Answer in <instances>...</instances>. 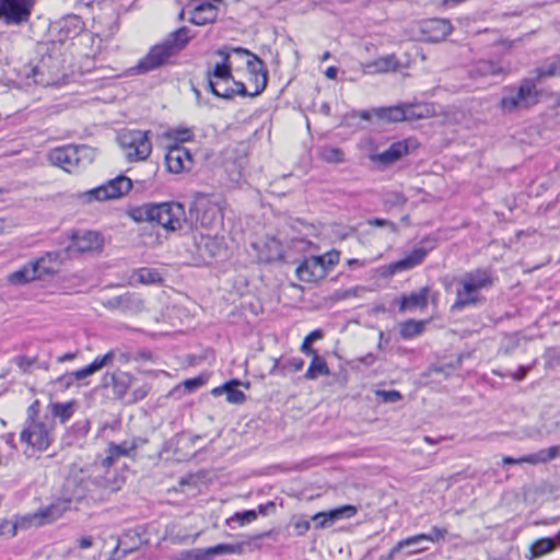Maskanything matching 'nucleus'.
<instances>
[{"label":"nucleus","instance_id":"nucleus-1","mask_svg":"<svg viewBox=\"0 0 560 560\" xmlns=\"http://www.w3.org/2000/svg\"><path fill=\"white\" fill-rule=\"evenodd\" d=\"M127 213L137 223H156L171 232L184 228L210 229L221 221L220 208L206 195L195 197L189 208V215L179 202L144 203L130 208Z\"/></svg>","mask_w":560,"mask_h":560},{"label":"nucleus","instance_id":"nucleus-2","mask_svg":"<svg viewBox=\"0 0 560 560\" xmlns=\"http://www.w3.org/2000/svg\"><path fill=\"white\" fill-rule=\"evenodd\" d=\"M195 37L191 30L182 26L171 32L161 43L150 48L149 52L139 60L133 70L137 73H147L170 62Z\"/></svg>","mask_w":560,"mask_h":560},{"label":"nucleus","instance_id":"nucleus-3","mask_svg":"<svg viewBox=\"0 0 560 560\" xmlns=\"http://www.w3.org/2000/svg\"><path fill=\"white\" fill-rule=\"evenodd\" d=\"M540 94L534 79H523L517 86L503 88L498 107L503 114L528 109L539 102Z\"/></svg>","mask_w":560,"mask_h":560},{"label":"nucleus","instance_id":"nucleus-4","mask_svg":"<svg viewBox=\"0 0 560 560\" xmlns=\"http://www.w3.org/2000/svg\"><path fill=\"white\" fill-rule=\"evenodd\" d=\"M150 133L142 130H121L118 133L117 142L129 162L143 161L151 154Z\"/></svg>","mask_w":560,"mask_h":560},{"label":"nucleus","instance_id":"nucleus-5","mask_svg":"<svg viewBox=\"0 0 560 560\" xmlns=\"http://www.w3.org/2000/svg\"><path fill=\"white\" fill-rule=\"evenodd\" d=\"M68 499H57L50 505L34 513L23 515L16 520L13 528V535H15L18 528L28 529L31 527H40L51 524L59 520L68 511Z\"/></svg>","mask_w":560,"mask_h":560},{"label":"nucleus","instance_id":"nucleus-6","mask_svg":"<svg viewBox=\"0 0 560 560\" xmlns=\"http://www.w3.org/2000/svg\"><path fill=\"white\" fill-rule=\"evenodd\" d=\"M131 188L132 180L125 175H119L100 187L93 188L85 192H79L77 198L83 203L91 202L93 200L105 201L119 198L128 194Z\"/></svg>","mask_w":560,"mask_h":560},{"label":"nucleus","instance_id":"nucleus-7","mask_svg":"<svg viewBox=\"0 0 560 560\" xmlns=\"http://www.w3.org/2000/svg\"><path fill=\"white\" fill-rule=\"evenodd\" d=\"M125 479L117 474H114L113 477L104 476V477H95L94 479H84L82 478L78 485L72 489V498L74 497L78 501L90 495L94 499L93 488H102L105 494H110L118 491Z\"/></svg>","mask_w":560,"mask_h":560},{"label":"nucleus","instance_id":"nucleus-8","mask_svg":"<svg viewBox=\"0 0 560 560\" xmlns=\"http://www.w3.org/2000/svg\"><path fill=\"white\" fill-rule=\"evenodd\" d=\"M36 0H0V19L7 25H21L30 21Z\"/></svg>","mask_w":560,"mask_h":560},{"label":"nucleus","instance_id":"nucleus-9","mask_svg":"<svg viewBox=\"0 0 560 560\" xmlns=\"http://www.w3.org/2000/svg\"><path fill=\"white\" fill-rule=\"evenodd\" d=\"M217 55L222 58V61L215 63L212 69L207 71L208 89L213 95L220 94L217 91L219 84L230 83L234 80L228 49L220 48L217 50Z\"/></svg>","mask_w":560,"mask_h":560},{"label":"nucleus","instance_id":"nucleus-10","mask_svg":"<svg viewBox=\"0 0 560 560\" xmlns=\"http://www.w3.org/2000/svg\"><path fill=\"white\" fill-rule=\"evenodd\" d=\"M457 283L459 287L456 290V299L451 306V312H460L469 306H477L485 302V298L479 294L475 285L462 276Z\"/></svg>","mask_w":560,"mask_h":560},{"label":"nucleus","instance_id":"nucleus-11","mask_svg":"<svg viewBox=\"0 0 560 560\" xmlns=\"http://www.w3.org/2000/svg\"><path fill=\"white\" fill-rule=\"evenodd\" d=\"M21 442L26 443L34 450L44 451L49 446V432L43 422L34 419L27 420L21 432Z\"/></svg>","mask_w":560,"mask_h":560},{"label":"nucleus","instance_id":"nucleus-12","mask_svg":"<svg viewBox=\"0 0 560 560\" xmlns=\"http://www.w3.org/2000/svg\"><path fill=\"white\" fill-rule=\"evenodd\" d=\"M147 442L148 440L142 438H132L125 440L121 443L110 442L106 451L107 454L102 459V467L109 468L118 458L132 456V453Z\"/></svg>","mask_w":560,"mask_h":560},{"label":"nucleus","instance_id":"nucleus-13","mask_svg":"<svg viewBox=\"0 0 560 560\" xmlns=\"http://www.w3.org/2000/svg\"><path fill=\"white\" fill-rule=\"evenodd\" d=\"M165 165L167 171L174 174L189 172L194 166V158L187 148L175 144L170 147L165 154Z\"/></svg>","mask_w":560,"mask_h":560},{"label":"nucleus","instance_id":"nucleus-14","mask_svg":"<svg viewBox=\"0 0 560 560\" xmlns=\"http://www.w3.org/2000/svg\"><path fill=\"white\" fill-rule=\"evenodd\" d=\"M416 140L405 139L392 143L385 151L373 155V161L388 166L417 149Z\"/></svg>","mask_w":560,"mask_h":560},{"label":"nucleus","instance_id":"nucleus-15","mask_svg":"<svg viewBox=\"0 0 560 560\" xmlns=\"http://www.w3.org/2000/svg\"><path fill=\"white\" fill-rule=\"evenodd\" d=\"M104 247V236L96 231L72 232V250L80 254L101 253Z\"/></svg>","mask_w":560,"mask_h":560},{"label":"nucleus","instance_id":"nucleus-16","mask_svg":"<svg viewBox=\"0 0 560 560\" xmlns=\"http://www.w3.org/2000/svg\"><path fill=\"white\" fill-rule=\"evenodd\" d=\"M246 66L249 73V81L255 84L254 91L248 92L247 96L254 97L265 91L268 83V71L259 57L247 59Z\"/></svg>","mask_w":560,"mask_h":560},{"label":"nucleus","instance_id":"nucleus-17","mask_svg":"<svg viewBox=\"0 0 560 560\" xmlns=\"http://www.w3.org/2000/svg\"><path fill=\"white\" fill-rule=\"evenodd\" d=\"M72 47L84 58H94L101 51V38L92 32L78 33L72 37Z\"/></svg>","mask_w":560,"mask_h":560},{"label":"nucleus","instance_id":"nucleus-18","mask_svg":"<svg viewBox=\"0 0 560 560\" xmlns=\"http://www.w3.org/2000/svg\"><path fill=\"white\" fill-rule=\"evenodd\" d=\"M108 310H118L122 313H139L143 310V301L135 293L114 296L103 302Z\"/></svg>","mask_w":560,"mask_h":560},{"label":"nucleus","instance_id":"nucleus-19","mask_svg":"<svg viewBox=\"0 0 560 560\" xmlns=\"http://www.w3.org/2000/svg\"><path fill=\"white\" fill-rule=\"evenodd\" d=\"M142 545L141 534L137 529H129L118 539L112 553V560H119L136 551Z\"/></svg>","mask_w":560,"mask_h":560},{"label":"nucleus","instance_id":"nucleus-20","mask_svg":"<svg viewBox=\"0 0 560 560\" xmlns=\"http://www.w3.org/2000/svg\"><path fill=\"white\" fill-rule=\"evenodd\" d=\"M296 276L304 282H317L326 277V271L319 257L312 256L299 265Z\"/></svg>","mask_w":560,"mask_h":560},{"label":"nucleus","instance_id":"nucleus-21","mask_svg":"<svg viewBox=\"0 0 560 560\" xmlns=\"http://www.w3.org/2000/svg\"><path fill=\"white\" fill-rule=\"evenodd\" d=\"M357 514V508L354 505H343L328 512H320L314 515L313 521L315 522L316 528H326L331 526L336 521L341 518H350Z\"/></svg>","mask_w":560,"mask_h":560},{"label":"nucleus","instance_id":"nucleus-22","mask_svg":"<svg viewBox=\"0 0 560 560\" xmlns=\"http://www.w3.org/2000/svg\"><path fill=\"white\" fill-rule=\"evenodd\" d=\"M452 31L453 26L446 19H431L425 21L422 26L423 34L432 43L444 40Z\"/></svg>","mask_w":560,"mask_h":560},{"label":"nucleus","instance_id":"nucleus-23","mask_svg":"<svg viewBox=\"0 0 560 560\" xmlns=\"http://www.w3.org/2000/svg\"><path fill=\"white\" fill-rule=\"evenodd\" d=\"M219 10L210 2H198L189 11V22L195 25L203 26L213 23L218 18Z\"/></svg>","mask_w":560,"mask_h":560},{"label":"nucleus","instance_id":"nucleus-24","mask_svg":"<svg viewBox=\"0 0 560 560\" xmlns=\"http://www.w3.org/2000/svg\"><path fill=\"white\" fill-rule=\"evenodd\" d=\"M131 382V376L125 372L106 373L102 377V385L104 387H113L116 398L121 399L126 395Z\"/></svg>","mask_w":560,"mask_h":560},{"label":"nucleus","instance_id":"nucleus-25","mask_svg":"<svg viewBox=\"0 0 560 560\" xmlns=\"http://www.w3.org/2000/svg\"><path fill=\"white\" fill-rule=\"evenodd\" d=\"M400 62L394 54L380 57L373 61L363 65V71L368 74L386 73L397 71Z\"/></svg>","mask_w":560,"mask_h":560},{"label":"nucleus","instance_id":"nucleus-26","mask_svg":"<svg viewBox=\"0 0 560 560\" xmlns=\"http://www.w3.org/2000/svg\"><path fill=\"white\" fill-rule=\"evenodd\" d=\"M428 249L423 247H417L412 249L406 257L390 264L389 268L392 272H400L409 270L419 266L428 255Z\"/></svg>","mask_w":560,"mask_h":560},{"label":"nucleus","instance_id":"nucleus-27","mask_svg":"<svg viewBox=\"0 0 560 560\" xmlns=\"http://www.w3.org/2000/svg\"><path fill=\"white\" fill-rule=\"evenodd\" d=\"M429 292L430 288L423 287L419 291L401 295L399 311L404 312L412 308H425L428 305Z\"/></svg>","mask_w":560,"mask_h":560},{"label":"nucleus","instance_id":"nucleus-28","mask_svg":"<svg viewBox=\"0 0 560 560\" xmlns=\"http://www.w3.org/2000/svg\"><path fill=\"white\" fill-rule=\"evenodd\" d=\"M198 248L202 256H206L211 259L221 257L226 252L222 238L209 235L201 236L200 243L198 244Z\"/></svg>","mask_w":560,"mask_h":560},{"label":"nucleus","instance_id":"nucleus-29","mask_svg":"<svg viewBox=\"0 0 560 560\" xmlns=\"http://www.w3.org/2000/svg\"><path fill=\"white\" fill-rule=\"evenodd\" d=\"M32 262L36 273H38V279H40L45 275H52L58 271L60 256L58 253H47Z\"/></svg>","mask_w":560,"mask_h":560},{"label":"nucleus","instance_id":"nucleus-30","mask_svg":"<svg viewBox=\"0 0 560 560\" xmlns=\"http://www.w3.org/2000/svg\"><path fill=\"white\" fill-rule=\"evenodd\" d=\"M447 534V530L445 528H439L436 526L432 527L430 533L428 534H419L409 538H406L397 544V546L392 550V553L406 548L407 546L413 544V542H422V541H430L435 542L445 537Z\"/></svg>","mask_w":560,"mask_h":560},{"label":"nucleus","instance_id":"nucleus-31","mask_svg":"<svg viewBox=\"0 0 560 560\" xmlns=\"http://www.w3.org/2000/svg\"><path fill=\"white\" fill-rule=\"evenodd\" d=\"M463 276L470 281L478 291L489 289L494 283L492 271L489 268H477L465 272Z\"/></svg>","mask_w":560,"mask_h":560},{"label":"nucleus","instance_id":"nucleus-32","mask_svg":"<svg viewBox=\"0 0 560 560\" xmlns=\"http://www.w3.org/2000/svg\"><path fill=\"white\" fill-rule=\"evenodd\" d=\"M502 68L499 63L491 60H478L469 68L468 74L471 79H479L489 75H497L502 73Z\"/></svg>","mask_w":560,"mask_h":560},{"label":"nucleus","instance_id":"nucleus-33","mask_svg":"<svg viewBox=\"0 0 560 560\" xmlns=\"http://www.w3.org/2000/svg\"><path fill=\"white\" fill-rule=\"evenodd\" d=\"M560 546V533L555 537L540 538L535 540L530 547V559L542 557Z\"/></svg>","mask_w":560,"mask_h":560},{"label":"nucleus","instance_id":"nucleus-34","mask_svg":"<svg viewBox=\"0 0 560 560\" xmlns=\"http://www.w3.org/2000/svg\"><path fill=\"white\" fill-rule=\"evenodd\" d=\"M304 361L301 358H291L285 361L275 360L272 368L269 371L270 375L285 376L289 372L301 371Z\"/></svg>","mask_w":560,"mask_h":560},{"label":"nucleus","instance_id":"nucleus-35","mask_svg":"<svg viewBox=\"0 0 560 560\" xmlns=\"http://www.w3.org/2000/svg\"><path fill=\"white\" fill-rule=\"evenodd\" d=\"M217 91L220 94L215 96L224 100H233L236 95L247 96L248 94L245 84L236 80L219 84Z\"/></svg>","mask_w":560,"mask_h":560},{"label":"nucleus","instance_id":"nucleus-36","mask_svg":"<svg viewBox=\"0 0 560 560\" xmlns=\"http://www.w3.org/2000/svg\"><path fill=\"white\" fill-rule=\"evenodd\" d=\"M36 279H38V273H36L32 261L8 276V281L16 285L25 284Z\"/></svg>","mask_w":560,"mask_h":560},{"label":"nucleus","instance_id":"nucleus-37","mask_svg":"<svg viewBox=\"0 0 560 560\" xmlns=\"http://www.w3.org/2000/svg\"><path fill=\"white\" fill-rule=\"evenodd\" d=\"M312 355V362L304 375L307 380H315L319 375L327 376L330 374V370L326 363V361L318 354L314 353Z\"/></svg>","mask_w":560,"mask_h":560},{"label":"nucleus","instance_id":"nucleus-38","mask_svg":"<svg viewBox=\"0 0 560 560\" xmlns=\"http://www.w3.org/2000/svg\"><path fill=\"white\" fill-rule=\"evenodd\" d=\"M104 362H105V359H101V357H97V358H95V360L92 363L72 372V377L74 378V381L80 383V385L88 384L85 382V380L88 377L92 376L94 373H96L101 369L105 368Z\"/></svg>","mask_w":560,"mask_h":560},{"label":"nucleus","instance_id":"nucleus-39","mask_svg":"<svg viewBox=\"0 0 560 560\" xmlns=\"http://www.w3.org/2000/svg\"><path fill=\"white\" fill-rule=\"evenodd\" d=\"M374 115L382 120L389 122L402 121L406 118L404 105H397L386 108H376L373 110Z\"/></svg>","mask_w":560,"mask_h":560},{"label":"nucleus","instance_id":"nucleus-40","mask_svg":"<svg viewBox=\"0 0 560 560\" xmlns=\"http://www.w3.org/2000/svg\"><path fill=\"white\" fill-rule=\"evenodd\" d=\"M424 320L408 319L400 323L399 334L402 339H412L420 336L424 331Z\"/></svg>","mask_w":560,"mask_h":560},{"label":"nucleus","instance_id":"nucleus-41","mask_svg":"<svg viewBox=\"0 0 560 560\" xmlns=\"http://www.w3.org/2000/svg\"><path fill=\"white\" fill-rule=\"evenodd\" d=\"M560 456V445L544 448L534 454H528L527 464L537 465L548 463Z\"/></svg>","mask_w":560,"mask_h":560},{"label":"nucleus","instance_id":"nucleus-42","mask_svg":"<svg viewBox=\"0 0 560 560\" xmlns=\"http://www.w3.org/2000/svg\"><path fill=\"white\" fill-rule=\"evenodd\" d=\"M48 160L55 166L61 167L65 172H69L70 154L68 147H58L49 151Z\"/></svg>","mask_w":560,"mask_h":560},{"label":"nucleus","instance_id":"nucleus-43","mask_svg":"<svg viewBox=\"0 0 560 560\" xmlns=\"http://www.w3.org/2000/svg\"><path fill=\"white\" fill-rule=\"evenodd\" d=\"M49 32L52 37V42H57L60 44L66 43L69 39V34H70V27H69L68 20L62 19L60 21L55 22L50 26Z\"/></svg>","mask_w":560,"mask_h":560},{"label":"nucleus","instance_id":"nucleus-44","mask_svg":"<svg viewBox=\"0 0 560 560\" xmlns=\"http://www.w3.org/2000/svg\"><path fill=\"white\" fill-rule=\"evenodd\" d=\"M137 281L142 284H154L162 281L160 272L151 268H139L135 271Z\"/></svg>","mask_w":560,"mask_h":560},{"label":"nucleus","instance_id":"nucleus-45","mask_svg":"<svg viewBox=\"0 0 560 560\" xmlns=\"http://www.w3.org/2000/svg\"><path fill=\"white\" fill-rule=\"evenodd\" d=\"M241 384L238 380H231L228 382V389H226V400L230 404H236L241 405L245 402L246 395L237 388V386Z\"/></svg>","mask_w":560,"mask_h":560},{"label":"nucleus","instance_id":"nucleus-46","mask_svg":"<svg viewBox=\"0 0 560 560\" xmlns=\"http://www.w3.org/2000/svg\"><path fill=\"white\" fill-rule=\"evenodd\" d=\"M75 155V164L82 165L83 167L91 164L95 159V151L90 147H73Z\"/></svg>","mask_w":560,"mask_h":560},{"label":"nucleus","instance_id":"nucleus-47","mask_svg":"<svg viewBox=\"0 0 560 560\" xmlns=\"http://www.w3.org/2000/svg\"><path fill=\"white\" fill-rule=\"evenodd\" d=\"M242 548L238 545L231 544H219L213 547L206 548L208 560L221 555L237 553L241 552Z\"/></svg>","mask_w":560,"mask_h":560},{"label":"nucleus","instance_id":"nucleus-48","mask_svg":"<svg viewBox=\"0 0 560 560\" xmlns=\"http://www.w3.org/2000/svg\"><path fill=\"white\" fill-rule=\"evenodd\" d=\"M101 359H105L104 366H113L115 363L126 364L130 360V354L120 350H110Z\"/></svg>","mask_w":560,"mask_h":560},{"label":"nucleus","instance_id":"nucleus-49","mask_svg":"<svg viewBox=\"0 0 560 560\" xmlns=\"http://www.w3.org/2000/svg\"><path fill=\"white\" fill-rule=\"evenodd\" d=\"M11 363L15 364L19 368L20 372L31 373L34 366L37 364V358L20 354L12 358Z\"/></svg>","mask_w":560,"mask_h":560},{"label":"nucleus","instance_id":"nucleus-50","mask_svg":"<svg viewBox=\"0 0 560 560\" xmlns=\"http://www.w3.org/2000/svg\"><path fill=\"white\" fill-rule=\"evenodd\" d=\"M320 338H323V331L320 329L312 331L304 338L303 343L301 346V351L306 355L317 353L316 350L312 348V343Z\"/></svg>","mask_w":560,"mask_h":560},{"label":"nucleus","instance_id":"nucleus-51","mask_svg":"<svg viewBox=\"0 0 560 560\" xmlns=\"http://www.w3.org/2000/svg\"><path fill=\"white\" fill-rule=\"evenodd\" d=\"M322 158L329 163H340L345 160V154L341 149L326 147L322 150Z\"/></svg>","mask_w":560,"mask_h":560},{"label":"nucleus","instance_id":"nucleus-52","mask_svg":"<svg viewBox=\"0 0 560 560\" xmlns=\"http://www.w3.org/2000/svg\"><path fill=\"white\" fill-rule=\"evenodd\" d=\"M532 369H533L532 364L530 365H520L517 371H515V372H501V371L493 370V374H495L500 377L510 376L515 381H523L526 377L527 373Z\"/></svg>","mask_w":560,"mask_h":560},{"label":"nucleus","instance_id":"nucleus-53","mask_svg":"<svg viewBox=\"0 0 560 560\" xmlns=\"http://www.w3.org/2000/svg\"><path fill=\"white\" fill-rule=\"evenodd\" d=\"M558 71V59L552 60L550 63L539 67L536 69V78L534 79L536 82L540 81L544 78L557 75Z\"/></svg>","mask_w":560,"mask_h":560},{"label":"nucleus","instance_id":"nucleus-54","mask_svg":"<svg viewBox=\"0 0 560 560\" xmlns=\"http://www.w3.org/2000/svg\"><path fill=\"white\" fill-rule=\"evenodd\" d=\"M51 413L65 422L70 417V402H54L50 405Z\"/></svg>","mask_w":560,"mask_h":560},{"label":"nucleus","instance_id":"nucleus-55","mask_svg":"<svg viewBox=\"0 0 560 560\" xmlns=\"http://www.w3.org/2000/svg\"><path fill=\"white\" fill-rule=\"evenodd\" d=\"M318 257L327 275L328 271L338 264L340 254L337 250H331Z\"/></svg>","mask_w":560,"mask_h":560},{"label":"nucleus","instance_id":"nucleus-56","mask_svg":"<svg viewBox=\"0 0 560 560\" xmlns=\"http://www.w3.org/2000/svg\"><path fill=\"white\" fill-rule=\"evenodd\" d=\"M176 560H208L206 549H191L182 551Z\"/></svg>","mask_w":560,"mask_h":560},{"label":"nucleus","instance_id":"nucleus-57","mask_svg":"<svg viewBox=\"0 0 560 560\" xmlns=\"http://www.w3.org/2000/svg\"><path fill=\"white\" fill-rule=\"evenodd\" d=\"M257 518V511L255 510H247L244 512L235 513L233 517H231L230 521H237L240 525L249 524Z\"/></svg>","mask_w":560,"mask_h":560},{"label":"nucleus","instance_id":"nucleus-58","mask_svg":"<svg viewBox=\"0 0 560 560\" xmlns=\"http://www.w3.org/2000/svg\"><path fill=\"white\" fill-rule=\"evenodd\" d=\"M376 395L383 402H397L402 399V395L398 390H377Z\"/></svg>","mask_w":560,"mask_h":560},{"label":"nucleus","instance_id":"nucleus-59","mask_svg":"<svg viewBox=\"0 0 560 560\" xmlns=\"http://www.w3.org/2000/svg\"><path fill=\"white\" fill-rule=\"evenodd\" d=\"M172 136L175 141L186 142L194 138V132L188 128L174 129L172 130Z\"/></svg>","mask_w":560,"mask_h":560},{"label":"nucleus","instance_id":"nucleus-60","mask_svg":"<svg viewBox=\"0 0 560 560\" xmlns=\"http://www.w3.org/2000/svg\"><path fill=\"white\" fill-rule=\"evenodd\" d=\"M368 224L377 228H389L393 233L397 232V225L394 222L386 219L372 218L368 220Z\"/></svg>","mask_w":560,"mask_h":560},{"label":"nucleus","instance_id":"nucleus-61","mask_svg":"<svg viewBox=\"0 0 560 560\" xmlns=\"http://www.w3.org/2000/svg\"><path fill=\"white\" fill-rule=\"evenodd\" d=\"M206 383V380L202 376H197L192 378L186 380L183 385L188 392H194L197 388L201 387Z\"/></svg>","mask_w":560,"mask_h":560},{"label":"nucleus","instance_id":"nucleus-62","mask_svg":"<svg viewBox=\"0 0 560 560\" xmlns=\"http://www.w3.org/2000/svg\"><path fill=\"white\" fill-rule=\"evenodd\" d=\"M150 392V386L143 384L132 390V399L131 402H137L143 400Z\"/></svg>","mask_w":560,"mask_h":560},{"label":"nucleus","instance_id":"nucleus-63","mask_svg":"<svg viewBox=\"0 0 560 560\" xmlns=\"http://www.w3.org/2000/svg\"><path fill=\"white\" fill-rule=\"evenodd\" d=\"M404 110L406 112L405 120H415L423 117V114L418 112L417 107L411 104L404 105Z\"/></svg>","mask_w":560,"mask_h":560},{"label":"nucleus","instance_id":"nucleus-64","mask_svg":"<svg viewBox=\"0 0 560 560\" xmlns=\"http://www.w3.org/2000/svg\"><path fill=\"white\" fill-rule=\"evenodd\" d=\"M90 430V422L88 420H83L82 422H77L74 427H72V434L75 436H84Z\"/></svg>","mask_w":560,"mask_h":560}]
</instances>
